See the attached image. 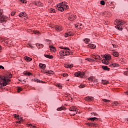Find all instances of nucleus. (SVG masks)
<instances>
[{
	"label": "nucleus",
	"mask_w": 128,
	"mask_h": 128,
	"mask_svg": "<svg viewBox=\"0 0 128 128\" xmlns=\"http://www.w3.org/2000/svg\"><path fill=\"white\" fill-rule=\"evenodd\" d=\"M96 120H98V118L94 117V118H88V120H92V121Z\"/></svg>",
	"instance_id": "473e14b6"
},
{
	"label": "nucleus",
	"mask_w": 128,
	"mask_h": 128,
	"mask_svg": "<svg viewBox=\"0 0 128 128\" xmlns=\"http://www.w3.org/2000/svg\"><path fill=\"white\" fill-rule=\"evenodd\" d=\"M75 26L78 28V30H82V28H83V26H82V24H76L75 25Z\"/></svg>",
	"instance_id": "2eb2a0df"
},
{
	"label": "nucleus",
	"mask_w": 128,
	"mask_h": 128,
	"mask_svg": "<svg viewBox=\"0 0 128 128\" xmlns=\"http://www.w3.org/2000/svg\"><path fill=\"white\" fill-rule=\"evenodd\" d=\"M110 68H118L120 66V64L116 63H113L110 65Z\"/></svg>",
	"instance_id": "4468645a"
},
{
	"label": "nucleus",
	"mask_w": 128,
	"mask_h": 128,
	"mask_svg": "<svg viewBox=\"0 0 128 128\" xmlns=\"http://www.w3.org/2000/svg\"><path fill=\"white\" fill-rule=\"evenodd\" d=\"M56 86L58 88H60V90H62V86L60 84H56Z\"/></svg>",
	"instance_id": "72a5a7b5"
},
{
	"label": "nucleus",
	"mask_w": 128,
	"mask_h": 128,
	"mask_svg": "<svg viewBox=\"0 0 128 128\" xmlns=\"http://www.w3.org/2000/svg\"><path fill=\"white\" fill-rule=\"evenodd\" d=\"M78 114V109L76 110V111H74L73 113H72V116H76Z\"/></svg>",
	"instance_id": "4c0bfd02"
},
{
	"label": "nucleus",
	"mask_w": 128,
	"mask_h": 128,
	"mask_svg": "<svg viewBox=\"0 0 128 128\" xmlns=\"http://www.w3.org/2000/svg\"><path fill=\"white\" fill-rule=\"evenodd\" d=\"M84 100L86 102H92L94 100V98L93 96H86L84 98Z\"/></svg>",
	"instance_id": "1a4fd4ad"
},
{
	"label": "nucleus",
	"mask_w": 128,
	"mask_h": 128,
	"mask_svg": "<svg viewBox=\"0 0 128 128\" xmlns=\"http://www.w3.org/2000/svg\"><path fill=\"white\" fill-rule=\"evenodd\" d=\"M14 116L16 118H20V115H18L16 114H14Z\"/></svg>",
	"instance_id": "49530a36"
},
{
	"label": "nucleus",
	"mask_w": 128,
	"mask_h": 128,
	"mask_svg": "<svg viewBox=\"0 0 128 128\" xmlns=\"http://www.w3.org/2000/svg\"><path fill=\"white\" fill-rule=\"evenodd\" d=\"M102 84H108V81L106 80H102Z\"/></svg>",
	"instance_id": "cd10ccee"
},
{
	"label": "nucleus",
	"mask_w": 128,
	"mask_h": 128,
	"mask_svg": "<svg viewBox=\"0 0 128 128\" xmlns=\"http://www.w3.org/2000/svg\"><path fill=\"white\" fill-rule=\"evenodd\" d=\"M74 36V33L71 31H69L65 33L64 34L65 38H68V36Z\"/></svg>",
	"instance_id": "9d476101"
},
{
	"label": "nucleus",
	"mask_w": 128,
	"mask_h": 128,
	"mask_svg": "<svg viewBox=\"0 0 128 128\" xmlns=\"http://www.w3.org/2000/svg\"><path fill=\"white\" fill-rule=\"evenodd\" d=\"M39 66L42 68V70H44L46 68V64H42V63L39 64Z\"/></svg>",
	"instance_id": "6ab92c4d"
},
{
	"label": "nucleus",
	"mask_w": 128,
	"mask_h": 128,
	"mask_svg": "<svg viewBox=\"0 0 128 128\" xmlns=\"http://www.w3.org/2000/svg\"><path fill=\"white\" fill-rule=\"evenodd\" d=\"M65 67L68 68V67H66V66Z\"/></svg>",
	"instance_id": "774afa93"
},
{
	"label": "nucleus",
	"mask_w": 128,
	"mask_h": 128,
	"mask_svg": "<svg viewBox=\"0 0 128 128\" xmlns=\"http://www.w3.org/2000/svg\"><path fill=\"white\" fill-rule=\"evenodd\" d=\"M112 56H116V58H118V56H120L118 52H114L112 53Z\"/></svg>",
	"instance_id": "5701e85b"
},
{
	"label": "nucleus",
	"mask_w": 128,
	"mask_h": 128,
	"mask_svg": "<svg viewBox=\"0 0 128 128\" xmlns=\"http://www.w3.org/2000/svg\"><path fill=\"white\" fill-rule=\"evenodd\" d=\"M78 87L80 88H84V84H80Z\"/></svg>",
	"instance_id": "a18cd8bd"
},
{
	"label": "nucleus",
	"mask_w": 128,
	"mask_h": 128,
	"mask_svg": "<svg viewBox=\"0 0 128 128\" xmlns=\"http://www.w3.org/2000/svg\"><path fill=\"white\" fill-rule=\"evenodd\" d=\"M95 60H102V58H100V55H96L95 56Z\"/></svg>",
	"instance_id": "a878e982"
},
{
	"label": "nucleus",
	"mask_w": 128,
	"mask_h": 128,
	"mask_svg": "<svg viewBox=\"0 0 128 128\" xmlns=\"http://www.w3.org/2000/svg\"><path fill=\"white\" fill-rule=\"evenodd\" d=\"M100 4H102V6H104V4H106V2H104V0H101L100 2Z\"/></svg>",
	"instance_id": "ea45409f"
},
{
	"label": "nucleus",
	"mask_w": 128,
	"mask_h": 128,
	"mask_svg": "<svg viewBox=\"0 0 128 128\" xmlns=\"http://www.w3.org/2000/svg\"><path fill=\"white\" fill-rule=\"evenodd\" d=\"M62 110H66V108L61 106L57 108V110L58 111Z\"/></svg>",
	"instance_id": "c756f323"
},
{
	"label": "nucleus",
	"mask_w": 128,
	"mask_h": 128,
	"mask_svg": "<svg viewBox=\"0 0 128 128\" xmlns=\"http://www.w3.org/2000/svg\"><path fill=\"white\" fill-rule=\"evenodd\" d=\"M36 46H37V48H44V45L42 44L36 43Z\"/></svg>",
	"instance_id": "aec40b11"
},
{
	"label": "nucleus",
	"mask_w": 128,
	"mask_h": 128,
	"mask_svg": "<svg viewBox=\"0 0 128 128\" xmlns=\"http://www.w3.org/2000/svg\"><path fill=\"white\" fill-rule=\"evenodd\" d=\"M74 76L77 78H84V72H78L74 74Z\"/></svg>",
	"instance_id": "0eeeda50"
},
{
	"label": "nucleus",
	"mask_w": 128,
	"mask_h": 128,
	"mask_svg": "<svg viewBox=\"0 0 128 128\" xmlns=\"http://www.w3.org/2000/svg\"><path fill=\"white\" fill-rule=\"evenodd\" d=\"M68 74H63V76H64V78H66V76H68Z\"/></svg>",
	"instance_id": "de8ad7c7"
},
{
	"label": "nucleus",
	"mask_w": 128,
	"mask_h": 128,
	"mask_svg": "<svg viewBox=\"0 0 128 128\" xmlns=\"http://www.w3.org/2000/svg\"><path fill=\"white\" fill-rule=\"evenodd\" d=\"M16 122H18V124H20V120L17 121Z\"/></svg>",
	"instance_id": "680f3d73"
},
{
	"label": "nucleus",
	"mask_w": 128,
	"mask_h": 128,
	"mask_svg": "<svg viewBox=\"0 0 128 128\" xmlns=\"http://www.w3.org/2000/svg\"><path fill=\"white\" fill-rule=\"evenodd\" d=\"M32 73L30 72H28V74L27 76H32Z\"/></svg>",
	"instance_id": "864d4df0"
},
{
	"label": "nucleus",
	"mask_w": 128,
	"mask_h": 128,
	"mask_svg": "<svg viewBox=\"0 0 128 128\" xmlns=\"http://www.w3.org/2000/svg\"><path fill=\"white\" fill-rule=\"evenodd\" d=\"M112 106H118V104H120V103H118V102H114L112 103Z\"/></svg>",
	"instance_id": "c85d7f7f"
},
{
	"label": "nucleus",
	"mask_w": 128,
	"mask_h": 128,
	"mask_svg": "<svg viewBox=\"0 0 128 128\" xmlns=\"http://www.w3.org/2000/svg\"><path fill=\"white\" fill-rule=\"evenodd\" d=\"M2 16V12H0V24H2L3 26H6V25L4 24H6V22L7 20H6V17H4Z\"/></svg>",
	"instance_id": "39448f33"
},
{
	"label": "nucleus",
	"mask_w": 128,
	"mask_h": 128,
	"mask_svg": "<svg viewBox=\"0 0 128 128\" xmlns=\"http://www.w3.org/2000/svg\"><path fill=\"white\" fill-rule=\"evenodd\" d=\"M15 14H16V12H11V16H14Z\"/></svg>",
	"instance_id": "3c124183"
},
{
	"label": "nucleus",
	"mask_w": 128,
	"mask_h": 128,
	"mask_svg": "<svg viewBox=\"0 0 128 128\" xmlns=\"http://www.w3.org/2000/svg\"><path fill=\"white\" fill-rule=\"evenodd\" d=\"M76 108L74 107H72L70 108V112H76Z\"/></svg>",
	"instance_id": "7c9ffc66"
},
{
	"label": "nucleus",
	"mask_w": 128,
	"mask_h": 128,
	"mask_svg": "<svg viewBox=\"0 0 128 128\" xmlns=\"http://www.w3.org/2000/svg\"><path fill=\"white\" fill-rule=\"evenodd\" d=\"M22 90V87H18L17 88V92H20Z\"/></svg>",
	"instance_id": "e433bc0d"
},
{
	"label": "nucleus",
	"mask_w": 128,
	"mask_h": 128,
	"mask_svg": "<svg viewBox=\"0 0 128 128\" xmlns=\"http://www.w3.org/2000/svg\"><path fill=\"white\" fill-rule=\"evenodd\" d=\"M102 58H105L104 60H110V58H112V57L110 56V54H105L103 56Z\"/></svg>",
	"instance_id": "ddd939ff"
},
{
	"label": "nucleus",
	"mask_w": 128,
	"mask_h": 128,
	"mask_svg": "<svg viewBox=\"0 0 128 128\" xmlns=\"http://www.w3.org/2000/svg\"><path fill=\"white\" fill-rule=\"evenodd\" d=\"M28 126H32V128H36V126H33L32 124H28Z\"/></svg>",
	"instance_id": "09e8293b"
},
{
	"label": "nucleus",
	"mask_w": 128,
	"mask_h": 128,
	"mask_svg": "<svg viewBox=\"0 0 128 128\" xmlns=\"http://www.w3.org/2000/svg\"><path fill=\"white\" fill-rule=\"evenodd\" d=\"M126 96H128V90L124 92Z\"/></svg>",
	"instance_id": "4d7b16f0"
},
{
	"label": "nucleus",
	"mask_w": 128,
	"mask_h": 128,
	"mask_svg": "<svg viewBox=\"0 0 128 128\" xmlns=\"http://www.w3.org/2000/svg\"><path fill=\"white\" fill-rule=\"evenodd\" d=\"M91 114H94V116H98V114L96 112H92L91 113Z\"/></svg>",
	"instance_id": "5fc2aeb1"
},
{
	"label": "nucleus",
	"mask_w": 128,
	"mask_h": 128,
	"mask_svg": "<svg viewBox=\"0 0 128 128\" xmlns=\"http://www.w3.org/2000/svg\"><path fill=\"white\" fill-rule=\"evenodd\" d=\"M50 50L51 52H56V48L52 46H49Z\"/></svg>",
	"instance_id": "dca6fc26"
},
{
	"label": "nucleus",
	"mask_w": 128,
	"mask_h": 128,
	"mask_svg": "<svg viewBox=\"0 0 128 128\" xmlns=\"http://www.w3.org/2000/svg\"><path fill=\"white\" fill-rule=\"evenodd\" d=\"M1 68H2V70H4V67L2 66H0V70H1Z\"/></svg>",
	"instance_id": "603ef678"
},
{
	"label": "nucleus",
	"mask_w": 128,
	"mask_h": 128,
	"mask_svg": "<svg viewBox=\"0 0 128 128\" xmlns=\"http://www.w3.org/2000/svg\"><path fill=\"white\" fill-rule=\"evenodd\" d=\"M59 48L61 50H60L59 52V54H60V56L62 57V56H72V54H74V53L72 52L68 51V50H70V48L68 47L61 46Z\"/></svg>",
	"instance_id": "f257e3e1"
},
{
	"label": "nucleus",
	"mask_w": 128,
	"mask_h": 128,
	"mask_svg": "<svg viewBox=\"0 0 128 128\" xmlns=\"http://www.w3.org/2000/svg\"><path fill=\"white\" fill-rule=\"evenodd\" d=\"M26 13L24 12H21L20 14H19V16L20 18H22V16H24V18H26Z\"/></svg>",
	"instance_id": "a211bd4d"
},
{
	"label": "nucleus",
	"mask_w": 128,
	"mask_h": 128,
	"mask_svg": "<svg viewBox=\"0 0 128 128\" xmlns=\"http://www.w3.org/2000/svg\"><path fill=\"white\" fill-rule=\"evenodd\" d=\"M112 46L113 48H118V45L112 44Z\"/></svg>",
	"instance_id": "8fccbe9b"
},
{
	"label": "nucleus",
	"mask_w": 128,
	"mask_h": 128,
	"mask_svg": "<svg viewBox=\"0 0 128 128\" xmlns=\"http://www.w3.org/2000/svg\"><path fill=\"white\" fill-rule=\"evenodd\" d=\"M108 60H105L104 59V60H102V64H110V62L108 61Z\"/></svg>",
	"instance_id": "393cba45"
},
{
	"label": "nucleus",
	"mask_w": 128,
	"mask_h": 128,
	"mask_svg": "<svg viewBox=\"0 0 128 128\" xmlns=\"http://www.w3.org/2000/svg\"><path fill=\"white\" fill-rule=\"evenodd\" d=\"M124 76H128V68L126 69V70L124 72Z\"/></svg>",
	"instance_id": "79ce46f5"
},
{
	"label": "nucleus",
	"mask_w": 128,
	"mask_h": 128,
	"mask_svg": "<svg viewBox=\"0 0 128 128\" xmlns=\"http://www.w3.org/2000/svg\"><path fill=\"white\" fill-rule=\"evenodd\" d=\"M50 12H56V10L54 8H50L49 10Z\"/></svg>",
	"instance_id": "58836bf2"
},
{
	"label": "nucleus",
	"mask_w": 128,
	"mask_h": 128,
	"mask_svg": "<svg viewBox=\"0 0 128 128\" xmlns=\"http://www.w3.org/2000/svg\"><path fill=\"white\" fill-rule=\"evenodd\" d=\"M30 48H34V46H32V44H30Z\"/></svg>",
	"instance_id": "052dcab7"
},
{
	"label": "nucleus",
	"mask_w": 128,
	"mask_h": 128,
	"mask_svg": "<svg viewBox=\"0 0 128 128\" xmlns=\"http://www.w3.org/2000/svg\"><path fill=\"white\" fill-rule=\"evenodd\" d=\"M120 62H122V64H124V59H120Z\"/></svg>",
	"instance_id": "6e6d98bb"
},
{
	"label": "nucleus",
	"mask_w": 128,
	"mask_h": 128,
	"mask_svg": "<svg viewBox=\"0 0 128 128\" xmlns=\"http://www.w3.org/2000/svg\"><path fill=\"white\" fill-rule=\"evenodd\" d=\"M68 80H68L67 81L68 82Z\"/></svg>",
	"instance_id": "338daca9"
},
{
	"label": "nucleus",
	"mask_w": 128,
	"mask_h": 128,
	"mask_svg": "<svg viewBox=\"0 0 128 128\" xmlns=\"http://www.w3.org/2000/svg\"><path fill=\"white\" fill-rule=\"evenodd\" d=\"M84 42L85 44H88V42H90V39L86 38L84 40Z\"/></svg>",
	"instance_id": "f704fd0d"
},
{
	"label": "nucleus",
	"mask_w": 128,
	"mask_h": 128,
	"mask_svg": "<svg viewBox=\"0 0 128 128\" xmlns=\"http://www.w3.org/2000/svg\"><path fill=\"white\" fill-rule=\"evenodd\" d=\"M44 56H45V58H54V56L50 54H44Z\"/></svg>",
	"instance_id": "412c9836"
},
{
	"label": "nucleus",
	"mask_w": 128,
	"mask_h": 128,
	"mask_svg": "<svg viewBox=\"0 0 128 128\" xmlns=\"http://www.w3.org/2000/svg\"><path fill=\"white\" fill-rule=\"evenodd\" d=\"M24 74L25 76H28V72H24Z\"/></svg>",
	"instance_id": "bf43d9fd"
},
{
	"label": "nucleus",
	"mask_w": 128,
	"mask_h": 128,
	"mask_svg": "<svg viewBox=\"0 0 128 128\" xmlns=\"http://www.w3.org/2000/svg\"><path fill=\"white\" fill-rule=\"evenodd\" d=\"M6 76L8 78H12V74L10 72H8L6 74Z\"/></svg>",
	"instance_id": "b1692460"
},
{
	"label": "nucleus",
	"mask_w": 128,
	"mask_h": 128,
	"mask_svg": "<svg viewBox=\"0 0 128 128\" xmlns=\"http://www.w3.org/2000/svg\"><path fill=\"white\" fill-rule=\"evenodd\" d=\"M20 2H22V4H26L28 1L26 0H20Z\"/></svg>",
	"instance_id": "37998d69"
},
{
	"label": "nucleus",
	"mask_w": 128,
	"mask_h": 128,
	"mask_svg": "<svg viewBox=\"0 0 128 128\" xmlns=\"http://www.w3.org/2000/svg\"><path fill=\"white\" fill-rule=\"evenodd\" d=\"M24 60H28V62H32V58H30L28 56H24Z\"/></svg>",
	"instance_id": "4be33fe9"
},
{
	"label": "nucleus",
	"mask_w": 128,
	"mask_h": 128,
	"mask_svg": "<svg viewBox=\"0 0 128 128\" xmlns=\"http://www.w3.org/2000/svg\"><path fill=\"white\" fill-rule=\"evenodd\" d=\"M34 4L37 6H44V4L42 3L40 1L34 2Z\"/></svg>",
	"instance_id": "9b49d317"
},
{
	"label": "nucleus",
	"mask_w": 128,
	"mask_h": 128,
	"mask_svg": "<svg viewBox=\"0 0 128 128\" xmlns=\"http://www.w3.org/2000/svg\"><path fill=\"white\" fill-rule=\"evenodd\" d=\"M53 28L56 32H62V26L60 25H56Z\"/></svg>",
	"instance_id": "6e6552de"
},
{
	"label": "nucleus",
	"mask_w": 128,
	"mask_h": 128,
	"mask_svg": "<svg viewBox=\"0 0 128 128\" xmlns=\"http://www.w3.org/2000/svg\"><path fill=\"white\" fill-rule=\"evenodd\" d=\"M70 66H72V65H70V66H68L69 68H70Z\"/></svg>",
	"instance_id": "69168bd1"
},
{
	"label": "nucleus",
	"mask_w": 128,
	"mask_h": 128,
	"mask_svg": "<svg viewBox=\"0 0 128 128\" xmlns=\"http://www.w3.org/2000/svg\"><path fill=\"white\" fill-rule=\"evenodd\" d=\"M57 8L58 10H60V12H64V10H68L70 7L68 5V3L66 2H62V3H60L57 4Z\"/></svg>",
	"instance_id": "f03ea898"
},
{
	"label": "nucleus",
	"mask_w": 128,
	"mask_h": 128,
	"mask_svg": "<svg viewBox=\"0 0 128 128\" xmlns=\"http://www.w3.org/2000/svg\"><path fill=\"white\" fill-rule=\"evenodd\" d=\"M103 102H110V100L106 99H103Z\"/></svg>",
	"instance_id": "c03bdc74"
},
{
	"label": "nucleus",
	"mask_w": 128,
	"mask_h": 128,
	"mask_svg": "<svg viewBox=\"0 0 128 128\" xmlns=\"http://www.w3.org/2000/svg\"><path fill=\"white\" fill-rule=\"evenodd\" d=\"M89 80H91L94 84H98V79L92 78V77L88 78Z\"/></svg>",
	"instance_id": "f8f14e48"
},
{
	"label": "nucleus",
	"mask_w": 128,
	"mask_h": 128,
	"mask_svg": "<svg viewBox=\"0 0 128 128\" xmlns=\"http://www.w3.org/2000/svg\"><path fill=\"white\" fill-rule=\"evenodd\" d=\"M34 34H40V32L38 30L34 31Z\"/></svg>",
	"instance_id": "a19ab883"
},
{
	"label": "nucleus",
	"mask_w": 128,
	"mask_h": 128,
	"mask_svg": "<svg viewBox=\"0 0 128 128\" xmlns=\"http://www.w3.org/2000/svg\"><path fill=\"white\" fill-rule=\"evenodd\" d=\"M86 60H90V58H86Z\"/></svg>",
	"instance_id": "0e129e2a"
},
{
	"label": "nucleus",
	"mask_w": 128,
	"mask_h": 128,
	"mask_svg": "<svg viewBox=\"0 0 128 128\" xmlns=\"http://www.w3.org/2000/svg\"><path fill=\"white\" fill-rule=\"evenodd\" d=\"M116 24H118L115 26L116 28L118 29V30H122V26L124 24H126V22L117 19L115 20Z\"/></svg>",
	"instance_id": "20e7f679"
},
{
	"label": "nucleus",
	"mask_w": 128,
	"mask_h": 128,
	"mask_svg": "<svg viewBox=\"0 0 128 128\" xmlns=\"http://www.w3.org/2000/svg\"><path fill=\"white\" fill-rule=\"evenodd\" d=\"M96 45L94 44H89L88 45V48H92V49H94L96 48Z\"/></svg>",
	"instance_id": "f3484780"
},
{
	"label": "nucleus",
	"mask_w": 128,
	"mask_h": 128,
	"mask_svg": "<svg viewBox=\"0 0 128 128\" xmlns=\"http://www.w3.org/2000/svg\"><path fill=\"white\" fill-rule=\"evenodd\" d=\"M102 68H103V70H108V72L110 71V68H108V66H102Z\"/></svg>",
	"instance_id": "bb28decb"
},
{
	"label": "nucleus",
	"mask_w": 128,
	"mask_h": 128,
	"mask_svg": "<svg viewBox=\"0 0 128 128\" xmlns=\"http://www.w3.org/2000/svg\"><path fill=\"white\" fill-rule=\"evenodd\" d=\"M88 126H92V123L91 122H88L87 123Z\"/></svg>",
	"instance_id": "13d9d810"
},
{
	"label": "nucleus",
	"mask_w": 128,
	"mask_h": 128,
	"mask_svg": "<svg viewBox=\"0 0 128 128\" xmlns=\"http://www.w3.org/2000/svg\"><path fill=\"white\" fill-rule=\"evenodd\" d=\"M34 82H40L41 84H43L44 83V81L40 80H38V79H34Z\"/></svg>",
	"instance_id": "c9c22d12"
},
{
	"label": "nucleus",
	"mask_w": 128,
	"mask_h": 128,
	"mask_svg": "<svg viewBox=\"0 0 128 128\" xmlns=\"http://www.w3.org/2000/svg\"><path fill=\"white\" fill-rule=\"evenodd\" d=\"M0 50H2V46H0Z\"/></svg>",
	"instance_id": "e2e57ef3"
},
{
	"label": "nucleus",
	"mask_w": 128,
	"mask_h": 128,
	"mask_svg": "<svg viewBox=\"0 0 128 128\" xmlns=\"http://www.w3.org/2000/svg\"><path fill=\"white\" fill-rule=\"evenodd\" d=\"M46 74H54V72L52 70H47Z\"/></svg>",
	"instance_id": "2f4dec72"
},
{
	"label": "nucleus",
	"mask_w": 128,
	"mask_h": 128,
	"mask_svg": "<svg viewBox=\"0 0 128 128\" xmlns=\"http://www.w3.org/2000/svg\"><path fill=\"white\" fill-rule=\"evenodd\" d=\"M76 18V14L70 13L68 14V20L70 22H72V20H74Z\"/></svg>",
	"instance_id": "423d86ee"
},
{
	"label": "nucleus",
	"mask_w": 128,
	"mask_h": 128,
	"mask_svg": "<svg viewBox=\"0 0 128 128\" xmlns=\"http://www.w3.org/2000/svg\"><path fill=\"white\" fill-rule=\"evenodd\" d=\"M10 82V80L6 79L4 76H0V88L8 86Z\"/></svg>",
	"instance_id": "7ed1b4c3"
}]
</instances>
